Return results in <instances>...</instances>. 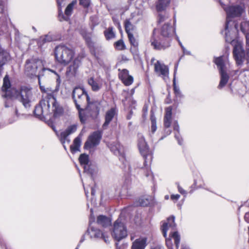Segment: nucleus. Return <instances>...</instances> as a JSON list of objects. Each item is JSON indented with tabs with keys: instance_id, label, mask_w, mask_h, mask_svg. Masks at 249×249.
Instances as JSON below:
<instances>
[{
	"instance_id": "f257e3e1",
	"label": "nucleus",
	"mask_w": 249,
	"mask_h": 249,
	"mask_svg": "<svg viewBox=\"0 0 249 249\" xmlns=\"http://www.w3.org/2000/svg\"><path fill=\"white\" fill-rule=\"evenodd\" d=\"M175 28L170 22L164 24L160 29H154L150 39L152 48L156 50H164L171 45Z\"/></svg>"
},
{
	"instance_id": "f03ea898",
	"label": "nucleus",
	"mask_w": 249,
	"mask_h": 249,
	"mask_svg": "<svg viewBox=\"0 0 249 249\" xmlns=\"http://www.w3.org/2000/svg\"><path fill=\"white\" fill-rule=\"evenodd\" d=\"M51 71L57 76L56 81L60 83V77L57 73L49 69H46L43 67L42 62L38 59L31 58L26 60L25 65V72L30 76H36L38 77L39 84L40 85V77L44 75L46 71ZM41 85H40V86Z\"/></svg>"
},
{
	"instance_id": "7ed1b4c3",
	"label": "nucleus",
	"mask_w": 249,
	"mask_h": 249,
	"mask_svg": "<svg viewBox=\"0 0 249 249\" xmlns=\"http://www.w3.org/2000/svg\"><path fill=\"white\" fill-rule=\"evenodd\" d=\"M74 55V50L65 45L60 44L55 48V60L62 65L66 66L69 64L73 59Z\"/></svg>"
},
{
	"instance_id": "20e7f679",
	"label": "nucleus",
	"mask_w": 249,
	"mask_h": 249,
	"mask_svg": "<svg viewBox=\"0 0 249 249\" xmlns=\"http://www.w3.org/2000/svg\"><path fill=\"white\" fill-rule=\"evenodd\" d=\"M12 92V94H10V92L7 91L5 96L9 97V99L14 98L18 99L25 107L30 106L33 96L31 88L26 86H21L19 89L13 88Z\"/></svg>"
},
{
	"instance_id": "39448f33",
	"label": "nucleus",
	"mask_w": 249,
	"mask_h": 249,
	"mask_svg": "<svg viewBox=\"0 0 249 249\" xmlns=\"http://www.w3.org/2000/svg\"><path fill=\"white\" fill-rule=\"evenodd\" d=\"M138 147L140 153L144 159V165L148 167L153 159V152L150 149L145 139L141 133L138 134Z\"/></svg>"
},
{
	"instance_id": "423d86ee",
	"label": "nucleus",
	"mask_w": 249,
	"mask_h": 249,
	"mask_svg": "<svg viewBox=\"0 0 249 249\" xmlns=\"http://www.w3.org/2000/svg\"><path fill=\"white\" fill-rule=\"evenodd\" d=\"M40 89L44 93L42 94V99L40 101L39 104L36 107L34 110V114L38 118L42 120L45 116L50 114L51 113L49 109V104L48 103V92L45 90L43 86H40Z\"/></svg>"
},
{
	"instance_id": "0eeeda50",
	"label": "nucleus",
	"mask_w": 249,
	"mask_h": 249,
	"mask_svg": "<svg viewBox=\"0 0 249 249\" xmlns=\"http://www.w3.org/2000/svg\"><path fill=\"white\" fill-rule=\"evenodd\" d=\"M72 97L77 109L80 108L81 105L84 102L85 99L87 102V108L90 106V104H92L90 101L89 95L83 88H75L74 89Z\"/></svg>"
},
{
	"instance_id": "6e6552de",
	"label": "nucleus",
	"mask_w": 249,
	"mask_h": 249,
	"mask_svg": "<svg viewBox=\"0 0 249 249\" xmlns=\"http://www.w3.org/2000/svg\"><path fill=\"white\" fill-rule=\"evenodd\" d=\"M111 234L114 239L118 242L127 236L126 227L120 218L117 219L114 222Z\"/></svg>"
},
{
	"instance_id": "1a4fd4ad",
	"label": "nucleus",
	"mask_w": 249,
	"mask_h": 249,
	"mask_svg": "<svg viewBox=\"0 0 249 249\" xmlns=\"http://www.w3.org/2000/svg\"><path fill=\"white\" fill-rule=\"evenodd\" d=\"M226 12L227 18L225 25V29L228 28V25L231 21L230 18L240 17L245 12V7L244 5H236L229 7H223Z\"/></svg>"
},
{
	"instance_id": "9d476101",
	"label": "nucleus",
	"mask_w": 249,
	"mask_h": 249,
	"mask_svg": "<svg viewBox=\"0 0 249 249\" xmlns=\"http://www.w3.org/2000/svg\"><path fill=\"white\" fill-rule=\"evenodd\" d=\"M214 62L218 68L220 74V81L218 86V88L220 89L227 84L229 79V76L225 70V64L223 56L215 58Z\"/></svg>"
},
{
	"instance_id": "9b49d317",
	"label": "nucleus",
	"mask_w": 249,
	"mask_h": 249,
	"mask_svg": "<svg viewBox=\"0 0 249 249\" xmlns=\"http://www.w3.org/2000/svg\"><path fill=\"white\" fill-rule=\"evenodd\" d=\"M48 103L49 104V109L52 105V112L53 113V116L57 117L63 113V108L59 105L56 101L53 92H48Z\"/></svg>"
},
{
	"instance_id": "f8f14e48",
	"label": "nucleus",
	"mask_w": 249,
	"mask_h": 249,
	"mask_svg": "<svg viewBox=\"0 0 249 249\" xmlns=\"http://www.w3.org/2000/svg\"><path fill=\"white\" fill-rule=\"evenodd\" d=\"M233 54L236 64L238 65H242L246 53L241 43L237 42L234 45Z\"/></svg>"
},
{
	"instance_id": "ddd939ff",
	"label": "nucleus",
	"mask_w": 249,
	"mask_h": 249,
	"mask_svg": "<svg viewBox=\"0 0 249 249\" xmlns=\"http://www.w3.org/2000/svg\"><path fill=\"white\" fill-rule=\"evenodd\" d=\"M102 138V133L99 131L94 132L88 138L85 143L84 147L86 149H90L97 145Z\"/></svg>"
},
{
	"instance_id": "4468645a",
	"label": "nucleus",
	"mask_w": 249,
	"mask_h": 249,
	"mask_svg": "<svg viewBox=\"0 0 249 249\" xmlns=\"http://www.w3.org/2000/svg\"><path fill=\"white\" fill-rule=\"evenodd\" d=\"M77 125L76 124H73L70 125L64 131L61 132L59 135L60 140L63 145V147L65 149H66V147L65 145V143L67 142L68 143H70V140L68 138L69 135L74 133L77 130Z\"/></svg>"
},
{
	"instance_id": "2eb2a0df",
	"label": "nucleus",
	"mask_w": 249,
	"mask_h": 249,
	"mask_svg": "<svg viewBox=\"0 0 249 249\" xmlns=\"http://www.w3.org/2000/svg\"><path fill=\"white\" fill-rule=\"evenodd\" d=\"M80 65L81 61L78 57L74 59L71 63L66 69V76L70 78L75 77Z\"/></svg>"
},
{
	"instance_id": "dca6fc26",
	"label": "nucleus",
	"mask_w": 249,
	"mask_h": 249,
	"mask_svg": "<svg viewBox=\"0 0 249 249\" xmlns=\"http://www.w3.org/2000/svg\"><path fill=\"white\" fill-rule=\"evenodd\" d=\"M8 20L7 13L4 10L3 2L0 0V29L2 32L7 31Z\"/></svg>"
},
{
	"instance_id": "f3484780",
	"label": "nucleus",
	"mask_w": 249,
	"mask_h": 249,
	"mask_svg": "<svg viewBox=\"0 0 249 249\" xmlns=\"http://www.w3.org/2000/svg\"><path fill=\"white\" fill-rule=\"evenodd\" d=\"M154 71L157 74L163 77L164 80L168 78V67L163 63H161L160 61H157L154 64Z\"/></svg>"
},
{
	"instance_id": "a211bd4d",
	"label": "nucleus",
	"mask_w": 249,
	"mask_h": 249,
	"mask_svg": "<svg viewBox=\"0 0 249 249\" xmlns=\"http://www.w3.org/2000/svg\"><path fill=\"white\" fill-rule=\"evenodd\" d=\"M91 222L89 221L90 227L88 230V231L91 237H94L96 238H102L104 241L107 243H109L108 237L107 234L102 232L100 230L95 229L93 227L90 226Z\"/></svg>"
},
{
	"instance_id": "6ab92c4d",
	"label": "nucleus",
	"mask_w": 249,
	"mask_h": 249,
	"mask_svg": "<svg viewBox=\"0 0 249 249\" xmlns=\"http://www.w3.org/2000/svg\"><path fill=\"white\" fill-rule=\"evenodd\" d=\"M175 217L174 216H171L167 219V222L163 223L161 226V230L164 237L167 236V231L169 228L172 230H175L176 227V224L175 222Z\"/></svg>"
},
{
	"instance_id": "aec40b11",
	"label": "nucleus",
	"mask_w": 249,
	"mask_h": 249,
	"mask_svg": "<svg viewBox=\"0 0 249 249\" xmlns=\"http://www.w3.org/2000/svg\"><path fill=\"white\" fill-rule=\"evenodd\" d=\"M119 78L125 86L131 85L133 82V77L129 74V71L126 69H123L119 73Z\"/></svg>"
},
{
	"instance_id": "412c9836",
	"label": "nucleus",
	"mask_w": 249,
	"mask_h": 249,
	"mask_svg": "<svg viewBox=\"0 0 249 249\" xmlns=\"http://www.w3.org/2000/svg\"><path fill=\"white\" fill-rule=\"evenodd\" d=\"M110 149L114 154L119 157V160L124 163L125 161L124 148L119 143H115L110 147Z\"/></svg>"
},
{
	"instance_id": "4be33fe9",
	"label": "nucleus",
	"mask_w": 249,
	"mask_h": 249,
	"mask_svg": "<svg viewBox=\"0 0 249 249\" xmlns=\"http://www.w3.org/2000/svg\"><path fill=\"white\" fill-rule=\"evenodd\" d=\"M79 160L81 165L83 166L84 172L91 174L92 172L89 165V156L85 154H82L80 156Z\"/></svg>"
},
{
	"instance_id": "5701e85b",
	"label": "nucleus",
	"mask_w": 249,
	"mask_h": 249,
	"mask_svg": "<svg viewBox=\"0 0 249 249\" xmlns=\"http://www.w3.org/2000/svg\"><path fill=\"white\" fill-rule=\"evenodd\" d=\"M147 238L140 237L136 239L132 243L131 249H144L146 246Z\"/></svg>"
},
{
	"instance_id": "b1692460",
	"label": "nucleus",
	"mask_w": 249,
	"mask_h": 249,
	"mask_svg": "<svg viewBox=\"0 0 249 249\" xmlns=\"http://www.w3.org/2000/svg\"><path fill=\"white\" fill-rule=\"evenodd\" d=\"M116 114V109L114 108H111L108 110L105 115V122L103 124V128L106 129Z\"/></svg>"
},
{
	"instance_id": "393cba45",
	"label": "nucleus",
	"mask_w": 249,
	"mask_h": 249,
	"mask_svg": "<svg viewBox=\"0 0 249 249\" xmlns=\"http://www.w3.org/2000/svg\"><path fill=\"white\" fill-rule=\"evenodd\" d=\"M172 108L171 107H167L165 109V115L164 118V126L165 128H168L171 125L172 114Z\"/></svg>"
},
{
	"instance_id": "a878e982",
	"label": "nucleus",
	"mask_w": 249,
	"mask_h": 249,
	"mask_svg": "<svg viewBox=\"0 0 249 249\" xmlns=\"http://www.w3.org/2000/svg\"><path fill=\"white\" fill-rule=\"evenodd\" d=\"M11 59V56L9 52L4 49L0 50V67H2Z\"/></svg>"
},
{
	"instance_id": "bb28decb",
	"label": "nucleus",
	"mask_w": 249,
	"mask_h": 249,
	"mask_svg": "<svg viewBox=\"0 0 249 249\" xmlns=\"http://www.w3.org/2000/svg\"><path fill=\"white\" fill-rule=\"evenodd\" d=\"M76 3V1H72L71 3H70L66 8L65 14L66 15V17L64 16L63 15L60 16L59 15V20L62 21L63 20H67L69 19V17L70 16L73 10V6L74 4Z\"/></svg>"
},
{
	"instance_id": "cd10ccee",
	"label": "nucleus",
	"mask_w": 249,
	"mask_h": 249,
	"mask_svg": "<svg viewBox=\"0 0 249 249\" xmlns=\"http://www.w3.org/2000/svg\"><path fill=\"white\" fill-rule=\"evenodd\" d=\"M10 80L8 77V76L7 75H5L3 79V86L2 87V90L3 91H5L4 94L2 95V96L4 98L9 99V97H6L5 95H6L7 91L10 92V94H12V89L9 90L8 89L10 88Z\"/></svg>"
},
{
	"instance_id": "c85d7f7f",
	"label": "nucleus",
	"mask_w": 249,
	"mask_h": 249,
	"mask_svg": "<svg viewBox=\"0 0 249 249\" xmlns=\"http://www.w3.org/2000/svg\"><path fill=\"white\" fill-rule=\"evenodd\" d=\"M88 83L93 91H99L102 87V84L94 80L93 77L89 78Z\"/></svg>"
},
{
	"instance_id": "c756f323",
	"label": "nucleus",
	"mask_w": 249,
	"mask_h": 249,
	"mask_svg": "<svg viewBox=\"0 0 249 249\" xmlns=\"http://www.w3.org/2000/svg\"><path fill=\"white\" fill-rule=\"evenodd\" d=\"M171 0H158L156 2V7L158 12L164 10L169 5Z\"/></svg>"
},
{
	"instance_id": "7c9ffc66",
	"label": "nucleus",
	"mask_w": 249,
	"mask_h": 249,
	"mask_svg": "<svg viewBox=\"0 0 249 249\" xmlns=\"http://www.w3.org/2000/svg\"><path fill=\"white\" fill-rule=\"evenodd\" d=\"M129 42L131 45L133 46L130 50L133 53H137V48L139 45L138 40L134 37L133 34L127 35Z\"/></svg>"
},
{
	"instance_id": "2f4dec72",
	"label": "nucleus",
	"mask_w": 249,
	"mask_h": 249,
	"mask_svg": "<svg viewBox=\"0 0 249 249\" xmlns=\"http://www.w3.org/2000/svg\"><path fill=\"white\" fill-rule=\"evenodd\" d=\"M97 223L103 227H107L110 224L111 221L106 216L100 215L97 217Z\"/></svg>"
},
{
	"instance_id": "473e14b6",
	"label": "nucleus",
	"mask_w": 249,
	"mask_h": 249,
	"mask_svg": "<svg viewBox=\"0 0 249 249\" xmlns=\"http://www.w3.org/2000/svg\"><path fill=\"white\" fill-rule=\"evenodd\" d=\"M54 40V37L52 35L48 34L44 36H42L38 39L37 43L39 46L43 45L45 43L50 42Z\"/></svg>"
},
{
	"instance_id": "72a5a7b5",
	"label": "nucleus",
	"mask_w": 249,
	"mask_h": 249,
	"mask_svg": "<svg viewBox=\"0 0 249 249\" xmlns=\"http://www.w3.org/2000/svg\"><path fill=\"white\" fill-rule=\"evenodd\" d=\"M104 34L106 39L107 40L114 38L115 37V34L113 31V28L112 27H109L106 29L104 31Z\"/></svg>"
},
{
	"instance_id": "f704fd0d",
	"label": "nucleus",
	"mask_w": 249,
	"mask_h": 249,
	"mask_svg": "<svg viewBox=\"0 0 249 249\" xmlns=\"http://www.w3.org/2000/svg\"><path fill=\"white\" fill-rule=\"evenodd\" d=\"M81 144V139L77 137L73 141V144L71 145V152L75 153L79 150Z\"/></svg>"
},
{
	"instance_id": "c9c22d12",
	"label": "nucleus",
	"mask_w": 249,
	"mask_h": 249,
	"mask_svg": "<svg viewBox=\"0 0 249 249\" xmlns=\"http://www.w3.org/2000/svg\"><path fill=\"white\" fill-rule=\"evenodd\" d=\"M170 237L174 239L176 245V249H178L180 240V237L177 231H172L170 233Z\"/></svg>"
},
{
	"instance_id": "e433bc0d",
	"label": "nucleus",
	"mask_w": 249,
	"mask_h": 249,
	"mask_svg": "<svg viewBox=\"0 0 249 249\" xmlns=\"http://www.w3.org/2000/svg\"><path fill=\"white\" fill-rule=\"evenodd\" d=\"M179 127L178 123L175 122L174 124V129L175 130L177 131V132L175 134V137L176 139L178 140V144L181 145L182 140L179 133Z\"/></svg>"
},
{
	"instance_id": "4c0bfd02",
	"label": "nucleus",
	"mask_w": 249,
	"mask_h": 249,
	"mask_svg": "<svg viewBox=\"0 0 249 249\" xmlns=\"http://www.w3.org/2000/svg\"><path fill=\"white\" fill-rule=\"evenodd\" d=\"M241 31L245 35L249 33V21L244 20L240 24Z\"/></svg>"
},
{
	"instance_id": "58836bf2",
	"label": "nucleus",
	"mask_w": 249,
	"mask_h": 249,
	"mask_svg": "<svg viewBox=\"0 0 249 249\" xmlns=\"http://www.w3.org/2000/svg\"><path fill=\"white\" fill-rule=\"evenodd\" d=\"M124 26L126 33L127 35L132 34V31L133 30L134 26L131 24L130 19H126L125 20Z\"/></svg>"
},
{
	"instance_id": "ea45409f",
	"label": "nucleus",
	"mask_w": 249,
	"mask_h": 249,
	"mask_svg": "<svg viewBox=\"0 0 249 249\" xmlns=\"http://www.w3.org/2000/svg\"><path fill=\"white\" fill-rule=\"evenodd\" d=\"M114 47L117 50L122 51L126 49L125 45L122 39H120L114 44Z\"/></svg>"
},
{
	"instance_id": "a19ab883",
	"label": "nucleus",
	"mask_w": 249,
	"mask_h": 249,
	"mask_svg": "<svg viewBox=\"0 0 249 249\" xmlns=\"http://www.w3.org/2000/svg\"><path fill=\"white\" fill-rule=\"evenodd\" d=\"M77 109L78 110L79 117L81 122L82 124H85L86 121V116L84 112V110L81 107Z\"/></svg>"
},
{
	"instance_id": "79ce46f5",
	"label": "nucleus",
	"mask_w": 249,
	"mask_h": 249,
	"mask_svg": "<svg viewBox=\"0 0 249 249\" xmlns=\"http://www.w3.org/2000/svg\"><path fill=\"white\" fill-rule=\"evenodd\" d=\"M226 32L225 33V40L227 42L230 43H234V38L232 36H231L230 34L229 31H228V29L226 30Z\"/></svg>"
},
{
	"instance_id": "37998d69",
	"label": "nucleus",
	"mask_w": 249,
	"mask_h": 249,
	"mask_svg": "<svg viewBox=\"0 0 249 249\" xmlns=\"http://www.w3.org/2000/svg\"><path fill=\"white\" fill-rule=\"evenodd\" d=\"M86 42L91 53H95L94 43L91 41L90 38H87Z\"/></svg>"
},
{
	"instance_id": "c03bdc74",
	"label": "nucleus",
	"mask_w": 249,
	"mask_h": 249,
	"mask_svg": "<svg viewBox=\"0 0 249 249\" xmlns=\"http://www.w3.org/2000/svg\"><path fill=\"white\" fill-rule=\"evenodd\" d=\"M168 18V16L166 14H164L162 15L161 14H160L158 15V21L159 23H160L164 21H165Z\"/></svg>"
},
{
	"instance_id": "a18cd8bd",
	"label": "nucleus",
	"mask_w": 249,
	"mask_h": 249,
	"mask_svg": "<svg viewBox=\"0 0 249 249\" xmlns=\"http://www.w3.org/2000/svg\"><path fill=\"white\" fill-rule=\"evenodd\" d=\"M90 3V0H79V4L85 8L89 7Z\"/></svg>"
},
{
	"instance_id": "49530a36",
	"label": "nucleus",
	"mask_w": 249,
	"mask_h": 249,
	"mask_svg": "<svg viewBox=\"0 0 249 249\" xmlns=\"http://www.w3.org/2000/svg\"><path fill=\"white\" fill-rule=\"evenodd\" d=\"M177 66L175 67V71H174V80H173L174 90L175 93H177L178 92H179L180 91L179 88L176 86L175 74H176V73L177 71Z\"/></svg>"
},
{
	"instance_id": "de8ad7c7",
	"label": "nucleus",
	"mask_w": 249,
	"mask_h": 249,
	"mask_svg": "<svg viewBox=\"0 0 249 249\" xmlns=\"http://www.w3.org/2000/svg\"><path fill=\"white\" fill-rule=\"evenodd\" d=\"M139 205L141 206H146L149 204V201L147 199H139Z\"/></svg>"
},
{
	"instance_id": "09e8293b",
	"label": "nucleus",
	"mask_w": 249,
	"mask_h": 249,
	"mask_svg": "<svg viewBox=\"0 0 249 249\" xmlns=\"http://www.w3.org/2000/svg\"><path fill=\"white\" fill-rule=\"evenodd\" d=\"M166 244L168 249H173V244L170 238L166 239Z\"/></svg>"
},
{
	"instance_id": "8fccbe9b",
	"label": "nucleus",
	"mask_w": 249,
	"mask_h": 249,
	"mask_svg": "<svg viewBox=\"0 0 249 249\" xmlns=\"http://www.w3.org/2000/svg\"><path fill=\"white\" fill-rule=\"evenodd\" d=\"M176 184L178 186V192L182 194V195H186V191L182 188L180 186H179V184L178 183H176Z\"/></svg>"
},
{
	"instance_id": "3c124183",
	"label": "nucleus",
	"mask_w": 249,
	"mask_h": 249,
	"mask_svg": "<svg viewBox=\"0 0 249 249\" xmlns=\"http://www.w3.org/2000/svg\"><path fill=\"white\" fill-rule=\"evenodd\" d=\"M180 197V195L177 194V195H172L171 196V199L173 200H177L179 199Z\"/></svg>"
},
{
	"instance_id": "603ef678",
	"label": "nucleus",
	"mask_w": 249,
	"mask_h": 249,
	"mask_svg": "<svg viewBox=\"0 0 249 249\" xmlns=\"http://www.w3.org/2000/svg\"><path fill=\"white\" fill-rule=\"evenodd\" d=\"M157 129L156 123H151V131L153 133H154Z\"/></svg>"
},
{
	"instance_id": "864d4df0",
	"label": "nucleus",
	"mask_w": 249,
	"mask_h": 249,
	"mask_svg": "<svg viewBox=\"0 0 249 249\" xmlns=\"http://www.w3.org/2000/svg\"><path fill=\"white\" fill-rule=\"evenodd\" d=\"M177 40H178V43H179V45L180 46V47H181V49H182V51H183V53H185V48H184V47L182 45V44L181 42L180 41V40H179V38H178V36H177Z\"/></svg>"
},
{
	"instance_id": "5fc2aeb1",
	"label": "nucleus",
	"mask_w": 249,
	"mask_h": 249,
	"mask_svg": "<svg viewBox=\"0 0 249 249\" xmlns=\"http://www.w3.org/2000/svg\"><path fill=\"white\" fill-rule=\"evenodd\" d=\"M246 47H249V33L246 35Z\"/></svg>"
},
{
	"instance_id": "6e6d98bb",
	"label": "nucleus",
	"mask_w": 249,
	"mask_h": 249,
	"mask_svg": "<svg viewBox=\"0 0 249 249\" xmlns=\"http://www.w3.org/2000/svg\"><path fill=\"white\" fill-rule=\"evenodd\" d=\"M245 220L248 223H249V212L246 213L244 216Z\"/></svg>"
},
{
	"instance_id": "4d7b16f0",
	"label": "nucleus",
	"mask_w": 249,
	"mask_h": 249,
	"mask_svg": "<svg viewBox=\"0 0 249 249\" xmlns=\"http://www.w3.org/2000/svg\"><path fill=\"white\" fill-rule=\"evenodd\" d=\"M151 123H156V118L154 114L151 115L150 118Z\"/></svg>"
},
{
	"instance_id": "13d9d810",
	"label": "nucleus",
	"mask_w": 249,
	"mask_h": 249,
	"mask_svg": "<svg viewBox=\"0 0 249 249\" xmlns=\"http://www.w3.org/2000/svg\"><path fill=\"white\" fill-rule=\"evenodd\" d=\"M176 96L177 98H182L183 97V95L181 94V92L179 91L177 93H175Z\"/></svg>"
},
{
	"instance_id": "bf43d9fd",
	"label": "nucleus",
	"mask_w": 249,
	"mask_h": 249,
	"mask_svg": "<svg viewBox=\"0 0 249 249\" xmlns=\"http://www.w3.org/2000/svg\"><path fill=\"white\" fill-rule=\"evenodd\" d=\"M151 249H164L163 247L161 246H156L153 248H152Z\"/></svg>"
},
{
	"instance_id": "052dcab7",
	"label": "nucleus",
	"mask_w": 249,
	"mask_h": 249,
	"mask_svg": "<svg viewBox=\"0 0 249 249\" xmlns=\"http://www.w3.org/2000/svg\"><path fill=\"white\" fill-rule=\"evenodd\" d=\"M95 190L93 187L91 188V194L92 196H94L95 195Z\"/></svg>"
},
{
	"instance_id": "680f3d73",
	"label": "nucleus",
	"mask_w": 249,
	"mask_h": 249,
	"mask_svg": "<svg viewBox=\"0 0 249 249\" xmlns=\"http://www.w3.org/2000/svg\"><path fill=\"white\" fill-rule=\"evenodd\" d=\"M64 0H56L57 4L59 7L61 6V5Z\"/></svg>"
},
{
	"instance_id": "e2e57ef3",
	"label": "nucleus",
	"mask_w": 249,
	"mask_h": 249,
	"mask_svg": "<svg viewBox=\"0 0 249 249\" xmlns=\"http://www.w3.org/2000/svg\"><path fill=\"white\" fill-rule=\"evenodd\" d=\"M151 174V172L150 170H147L145 173V176L146 177L149 176Z\"/></svg>"
},
{
	"instance_id": "0e129e2a",
	"label": "nucleus",
	"mask_w": 249,
	"mask_h": 249,
	"mask_svg": "<svg viewBox=\"0 0 249 249\" xmlns=\"http://www.w3.org/2000/svg\"><path fill=\"white\" fill-rule=\"evenodd\" d=\"M246 52H247V55L248 57H249V47H246Z\"/></svg>"
},
{
	"instance_id": "69168bd1",
	"label": "nucleus",
	"mask_w": 249,
	"mask_h": 249,
	"mask_svg": "<svg viewBox=\"0 0 249 249\" xmlns=\"http://www.w3.org/2000/svg\"><path fill=\"white\" fill-rule=\"evenodd\" d=\"M84 240H85V236L83 235L82 237H81L80 241V243L83 242Z\"/></svg>"
},
{
	"instance_id": "338daca9",
	"label": "nucleus",
	"mask_w": 249,
	"mask_h": 249,
	"mask_svg": "<svg viewBox=\"0 0 249 249\" xmlns=\"http://www.w3.org/2000/svg\"><path fill=\"white\" fill-rule=\"evenodd\" d=\"M185 53H184V54H189V55L191 54L190 52L187 51L186 49H185Z\"/></svg>"
},
{
	"instance_id": "774afa93",
	"label": "nucleus",
	"mask_w": 249,
	"mask_h": 249,
	"mask_svg": "<svg viewBox=\"0 0 249 249\" xmlns=\"http://www.w3.org/2000/svg\"><path fill=\"white\" fill-rule=\"evenodd\" d=\"M181 249H189L188 247L186 246H182Z\"/></svg>"
}]
</instances>
